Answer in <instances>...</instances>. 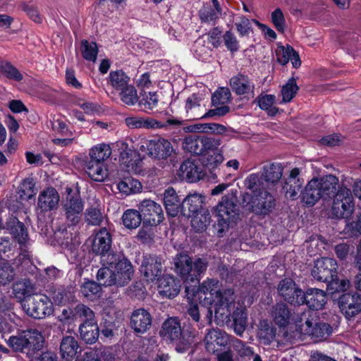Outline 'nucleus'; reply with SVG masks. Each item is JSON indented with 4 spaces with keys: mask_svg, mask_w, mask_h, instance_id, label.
<instances>
[{
    "mask_svg": "<svg viewBox=\"0 0 361 361\" xmlns=\"http://www.w3.org/2000/svg\"><path fill=\"white\" fill-rule=\"evenodd\" d=\"M192 297L197 298L203 306L207 307L206 319L209 324L212 323V308L218 323H224L228 320L231 314V307L235 300L233 289L228 288L222 291L219 281L213 279L204 281Z\"/></svg>",
    "mask_w": 361,
    "mask_h": 361,
    "instance_id": "nucleus-1",
    "label": "nucleus"
},
{
    "mask_svg": "<svg viewBox=\"0 0 361 361\" xmlns=\"http://www.w3.org/2000/svg\"><path fill=\"white\" fill-rule=\"evenodd\" d=\"M338 178L331 174L320 178H314L308 182L301 192V200L309 206H313L320 199L329 200L335 197L338 187Z\"/></svg>",
    "mask_w": 361,
    "mask_h": 361,
    "instance_id": "nucleus-2",
    "label": "nucleus"
},
{
    "mask_svg": "<svg viewBox=\"0 0 361 361\" xmlns=\"http://www.w3.org/2000/svg\"><path fill=\"white\" fill-rule=\"evenodd\" d=\"M312 275L316 280L327 283V290L331 293L344 291L349 286V281L336 280L337 263L335 259L329 257H322L314 262Z\"/></svg>",
    "mask_w": 361,
    "mask_h": 361,
    "instance_id": "nucleus-3",
    "label": "nucleus"
},
{
    "mask_svg": "<svg viewBox=\"0 0 361 361\" xmlns=\"http://www.w3.org/2000/svg\"><path fill=\"white\" fill-rule=\"evenodd\" d=\"M160 336L176 345V350L184 353L189 348L195 337L194 331L182 330L179 321L176 317L167 319L159 331Z\"/></svg>",
    "mask_w": 361,
    "mask_h": 361,
    "instance_id": "nucleus-4",
    "label": "nucleus"
},
{
    "mask_svg": "<svg viewBox=\"0 0 361 361\" xmlns=\"http://www.w3.org/2000/svg\"><path fill=\"white\" fill-rule=\"evenodd\" d=\"M216 217V228L219 236L228 228L232 224H235L239 219L237 204L232 197L226 195L215 207Z\"/></svg>",
    "mask_w": 361,
    "mask_h": 361,
    "instance_id": "nucleus-5",
    "label": "nucleus"
},
{
    "mask_svg": "<svg viewBox=\"0 0 361 361\" xmlns=\"http://www.w3.org/2000/svg\"><path fill=\"white\" fill-rule=\"evenodd\" d=\"M102 263L114 270L117 286H124L131 280L134 270L131 262L121 252H110L102 259Z\"/></svg>",
    "mask_w": 361,
    "mask_h": 361,
    "instance_id": "nucleus-6",
    "label": "nucleus"
},
{
    "mask_svg": "<svg viewBox=\"0 0 361 361\" xmlns=\"http://www.w3.org/2000/svg\"><path fill=\"white\" fill-rule=\"evenodd\" d=\"M302 317L301 320L304 319L305 322L296 324V329L300 334L309 336L316 342L325 340L331 335L333 329L329 324L319 321L312 314L303 313Z\"/></svg>",
    "mask_w": 361,
    "mask_h": 361,
    "instance_id": "nucleus-7",
    "label": "nucleus"
},
{
    "mask_svg": "<svg viewBox=\"0 0 361 361\" xmlns=\"http://www.w3.org/2000/svg\"><path fill=\"white\" fill-rule=\"evenodd\" d=\"M22 307L30 317L41 319L53 313V303L45 295H29L22 302Z\"/></svg>",
    "mask_w": 361,
    "mask_h": 361,
    "instance_id": "nucleus-8",
    "label": "nucleus"
},
{
    "mask_svg": "<svg viewBox=\"0 0 361 361\" xmlns=\"http://www.w3.org/2000/svg\"><path fill=\"white\" fill-rule=\"evenodd\" d=\"M8 345L18 352L26 351V353L41 350L44 345V338L41 332L36 329H30L22 335L11 336L8 341Z\"/></svg>",
    "mask_w": 361,
    "mask_h": 361,
    "instance_id": "nucleus-9",
    "label": "nucleus"
},
{
    "mask_svg": "<svg viewBox=\"0 0 361 361\" xmlns=\"http://www.w3.org/2000/svg\"><path fill=\"white\" fill-rule=\"evenodd\" d=\"M243 204L255 214L265 216L274 208L275 199L267 191L253 195L245 193L243 195Z\"/></svg>",
    "mask_w": 361,
    "mask_h": 361,
    "instance_id": "nucleus-10",
    "label": "nucleus"
},
{
    "mask_svg": "<svg viewBox=\"0 0 361 361\" xmlns=\"http://www.w3.org/2000/svg\"><path fill=\"white\" fill-rule=\"evenodd\" d=\"M355 200L350 189L341 186L336 192L331 206V215L348 219L355 212Z\"/></svg>",
    "mask_w": 361,
    "mask_h": 361,
    "instance_id": "nucleus-11",
    "label": "nucleus"
},
{
    "mask_svg": "<svg viewBox=\"0 0 361 361\" xmlns=\"http://www.w3.org/2000/svg\"><path fill=\"white\" fill-rule=\"evenodd\" d=\"M115 146L119 154V160L129 173L141 175L144 173L142 159L140 154L131 149L124 141H118Z\"/></svg>",
    "mask_w": 361,
    "mask_h": 361,
    "instance_id": "nucleus-12",
    "label": "nucleus"
},
{
    "mask_svg": "<svg viewBox=\"0 0 361 361\" xmlns=\"http://www.w3.org/2000/svg\"><path fill=\"white\" fill-rule=\"evenodd\" d=\"M139 149L149 157L157 159H166L173 151L171 143L164 138L142 140Z\"/></svg>",
    "mask_w": 361,
    "mask_h": 361,
    "instance_id": "nucleus-13",
    "label": "nucleus"
},
{
    "mask_svg": "<svg viewBox=\"0 0 361 361\" xmlns=\"http://www.w3.org/2000/svg\"><path fill=\"white\" fill-rule=\"evenodd\" d=\"M139 211L145 224L154 226L159 224L164 219V213L160 204L151 200H142L139 206Z\"/></svg>",
    "mask_w": 361,
    "mask_h": 361,
    "instance_id": "nucleus-14",
    "label": "nucleus"
},
{
    "mask_svg": "<svg viewBox=\"0 0 361 361\" xmlns=\"http://www.w3.org/2000/svg\"><path fill=\"white\" fill-rule=\"evenodd\" d=\"M68 196L63 204V209L65 212L66 219L71 225L78 224L81 219L84 204L78 195H71V188H67Z\"/></svg>",
    "mask_w": 361,
    "mask_h": 361,
    "instance_id": "nucleus-15",
    "label": "nucleus"
},
{
    "mask_svg": "<svg viewBox=\"0 0 361 361\" xmlns=\"http://www.w3.org/2000/svg\"><path fill=\"white\" fill-rule=\"evenodd\" d=\"M230 336L219 328H212L205 334L204 343L207 352L217 353L222 347L230 343Z\"/></svg>",
    "mask_w": 361,
    "mask_h": 361,
    "instance_id": "nucleus-16",
    "label": "nucleus"
},
{
    "mask_svg": "<svg viewBox=\"0 0 361 361\" xmlns=\"http://www.w3.org/2000/svg\"><path fill=\"white\" fill-rule=\"evenodd\" d=\"M161 259L156 255H145L143 257L140 271L148 282L159 281L162 274Z\"/></svg>",
    "mask_w": 361,
    "mask_h": 361,
    "instance_id": "nucleus-17",
    "label": "nucleus"
},
{
    "mask_svg": "<svg viewBox=\"0 0 361 361\" xmlns=\"http://www.w3.org/2000/svg\"><path fill=\"white\" fill-rule=\"evenodd\" d=\"M278 291L283 299L290 304L302 305V290L297 288L291 279H285L280 281Z\"/></svg>",
    "mask_w": 361,
    "mask_h": 361,
    "instance_id": "nucleus-18",
    "label": "nucleus"
},
{
    "mask_svg": "<svg viewBox=\"0 0 361 361\" xmlns=\"http://www.w3.org/2000/svg\"><path fill=\"white\" fill-rule=\"evenodd\" d=\"M341 312L348 319L361 312V296L357 293H345L338 300Z\"/></svg>",
    "mask_w": 361,
    "mask_h": 361,
    "instance_id": "nucleus-19",
    "label": "nucleus"
},
{
    "mask_svg": "<svg viewBox=\"0 0 361 361\" xmlns=\"http://www.w3.org/2000/svg\"><path fill=\"white\" fill-rule=\"evenodd\" d=\"M60 200L59 194L52 187L47 188L39 194L37 199V209L42 212H47L58 208Z\"/></svg>",
    "mask_w": 361,
    "mask_h": 361,
    "instance_id": "nucleus-20",
    "label": "nucleus"
},
{
    "mask_svg": "<svg viewBox=\"0 0 361 361\" xmlns=\"http://www.w3.org/2000/svg\"><path fill=\"white\" fill-rule=\"evenodd\" d=\"M112 238L109 231L106 228H100L95 233L92 250L96 255H101V259L106 256L111 247Z\"/></svg>",
    "mask_w": 361,
    "mask_h": 361,
    "instance_id": "nucleus-21",
    "label": "nucleus"
},
{
    "mask_svg": "<svg viewBox=\"0 0 361 361\" xmlns=\"http://www.w3.org/2000/svg\"><path fill=\"white\" fill-rule=\"evenodd\" d=\"M232 90L238 95H244L247 98H253L255 96V85L246 75L239 74L230 80Z\"/></svg>",
    "mask_w": 361,
    "mask_h": 361,
    "instance_id": "nucleus-22",
    "label": "nucleus"
},
{
    "mask_svg": "<svg viewBox=\"0 0 361 361\" xmlns=\"http://www.w3.org/2000/svg\"><path fill=\"white\" fill-rule=\"evenodd\" d=\"M130 325L136 333L144 334L152 325V317L148 311L140 308L135 310L130 317Z\"/></svg>",
    "mask_w": 361,
    "mask_h": 361,
    "instance_id": "nucleus-23",
    "label": "nucleus"
},
{
    "mask_svg": "<svg viewBox=\"0 0 361 361\" xmlns=\"http://www.w3.org/2000/svg\"><path fill=\"white\" fill-rule=\"evenodd\" d=\"M229 317L233 319L235 332L238 335L241 336L247 325V317L245 306L239 302L236 304L234 300L233 305L231 307V314ZM229 319L230 318L224 322H227Z\"/></svg>",
    "mask_w": 361,
    "mask_h": 361,
    "instance_id": "nucleus-24",
    "label": "nucleus"
},
{
    "mask_svg": "<svg viewBox=\"0 0 361 361\" xmlns=\"http://www.w3.org/2000/svg\"><path fill=\"white\" fill-rule=\"evenodd\" d=\"M299 174L300 169L294 168L290 171L289 176L286 179L283 190L287 198L291 200L297 198L298 192L304 183L303 180L299 178Z\"/></svg>",
    "mask_w": 361,
    "mask_h": 361,
    "instance_id": "nucleus-25",
    "label": "nucleus"
},
{
    "mask_svg": "<svg viewBox=\"0 0 361 361\" xmlns=\"http://www.w3.org/2000/svg\"><path fill=\"white\" fill-rule=\"evenodd\" d=\"M178 175L181 180L194 183L202 178V170L201 166L188 159L181 164L178 171Z\"/></svg>",
    "mask_w": 361,
    "mask_h": 361,
    "instance_id": "nucleus-26",
    "label": "nucleus"
},
{
    "mask_svg": "<svg viewBox=\"0 0 361 361\" xmlns=\"http://www.w3.org/2000/svg\"><path fill=\"white\" fill-rule=\"evenodd\" d=\"M302 305L306 304L310 309L321 310L326 302V295L324 290L318 288H309L302 296Z\"/></svg>",
    "mask_w": 361,
    "mask_h": 361,
    "instance_id": "nucleus-27",
    "label": "nucleus"
},
{
    "mask_svg": "<svg viewBox=\"0 0 361 361\" xmlns=\"http://www.w3.org/2000/svg\"><path fill=\"white\" fill-rule=\"evenodd\" d=\"M180 288V281L172 276H163L159 280V293L164 297L172 298L177 296Z\"/></svg>",
    "mask_w": 361,
    "mask_h": 361,
    "instance_id": "nucleus-28",
    "label": "nucleus"
},
{
    "mask_svg": "<svg viewBox=\"0 0 361 361\" xmlns=\"http://www.w3.org/2000/svg\"><path fill=\"white\" fill-rule=\"evenodd\" d=\"M202 97L198 94H192L187 98L185 109L189 119H200L202 114L206 110L204 105L202 104Z\"/></svg>",
    "mask_w": 361,
    "mask_h": 361,
    "instance_id": "nucleus-29",
    "label": "nucleus"
},
{
    "mask_svg": "<svg viewBox=\"0 0 361 361\" xmlns=\"http://www.w3.org/2000/svg\"><path fill=\"white\" fill-rule=\"evenodd\" d=\"M174 269L177 274L185 279L190 278V274L192 271V262L188 255L178 254L173 259Z\"/></svg>",
    "mask_w": 361,
    "mask_h": 361,
    "instance_id": "nucleus-30",
    "label": "nucleus"
},
{
    "mask_svg": "<svg viewBox=\"0 0 361 361\" xmlns=\"http://www.w3.org/2000/svg\"><path fill=\"white\" fill-rule=\"evenodd\" d=\"M202 197L198 194L188 195L183 201L180 208L181 214L190 218L201 209Z\"/></svg>",
    "mask_w": 361,
    "mask_h": 361,
    "instance_id": "nucleus-31",
    "label": "nucleus"
},
{
    "mask_svg": "<svg viewBox=\"0 0 361 361\" xmlns=\"http://www.w3.org/2000/svg\"><path fill=\"white\" fill-rule=\"evenodd\" d=\"M88 176L95 181H103L107 177L105 163L89 159L85 167Z\"/></svg>",
    "mask_w": 361,
    "mask_h": 361,
    "instance_id": "nucleus-32",
    "label": "nucleus"
},
{
    "mask_svg": "<svg viewBox=\"0 0 361 361\" xmlns=\"http://www.w3.org/2000/svg\"><path fill=\"white\" fill-rule=\"evenodd\" d=\"M78 348V342L73 336L63 337L60 345V352L63 361H73Z\"/></svg>",
    "mask_w": 361,
    "mask_h": 361,
    "instance_id": "nucleus-33",
    "label": "nucleus"
},
{
    "mask_svg": "<svg viewBox=\"0 0 361 361\" xmlns=\"http://www.w3.org/2000/svg\"><path fill=\"white\" fill-rule=\"evenodd\" d=\"M125 124L130 129L159 128L162 126L160 122L149 118L141 116H128L124 120Z\"/></svg>",
    "mask_w": 361,
    "mask_h": 361,
    "instance_id": "nucleus-34",
    "label": "nucleus"
},
{
    "mask_svg": "<svg viewBox=\"0 0 361 361\" xmlns=\"http://www.w3.org/2000/svg\"><path fill=\"white\" fill-rule=\"evenodd\" d=\"M164 202L167 214L176 216L180 211V200L173 188H167L164 193Z\"/></svg>",
    "mask_w": 361,
    "mask_h": 361,
    "instance_id": "nucleus-35",
    "label": "nucleus"
},
{
    "mask_svg": "<svg viewBox=\"0 0 361 361\" xmlns=\"http://www.w3.org/2000/svg\"><path fill=\"white\" fill-rule=\"evenodd\" d=\"M261 174L264 182L274 184L281 178L283 167L279 163L269 164L262 167Z\"/></svg>",
    "mask_w": 361,
    "mask_h": 361,
    "instance_id": "nucleus-36",
    "label": "nucleus"
},
{
    "mask_svg": "<svg viewBox=\"0 0 361 361\" xmlns=\"http://www.w3.org/2000/svg\"><path fill=\"white\" fill-rule=\"evenodd\" d=\"M82 339L87 343H94L97 341L99 331L97 324L94 322H83L79 327Z\"/></svg>",
    "mask_w": 361,
    "mask_h": 361,
    "instance_id": "nucleus-37",
    "label": "nucleus"
},
{
    "mask_svg": "<svg viewBox=\"0 0 361 361\" xmlns=\"http://www.w3.org/2000/svg\"><path fill=\"white\" fill-rule=\"evenodd\" d=\"M271 316L276 325L283 327L288 324L290 312L286 304L277 303L273 307Z\"/></svg>",
    "mask_w": 361,
    "mask_h": 361,
    "instance_id": "nucleus-38",
    "label": "nucleus"
},
{
    "mask_svg": "<svg viewBox=\"0 0 361 361\" xmlns=\"http://www.w3.org/2000/svg\"><path fill=\"white\" fill-rule=\"evenodd\" d=\"M130 77L122 70L111 71L108 76V83L116 91H120L130 84Z\"/></svg>",
    "mask_w": 361,
    "mask_h": 361,
    "instance_id": "nucleus-39",
    "label": "nucleus"
},
{
    "mask_svg": "<svg viewBox=\"0 0 361 361\" xmlns=\"http://www.w3.org/2000/svg\"><path fill=\"white\" fill-rule=\"evenodd\" d=\"M11 223L13 226L11 231L13 238L18 243L21 249L26 247L29 243V238L23 224L17 219H13Z\"/></svg>",
    "mask_w": 361,
    "mask_h": 361,
    "instance_id": "nucleus-40",
    "label": "nucleus"
},
{
    "mask_svg": "<svg viewBox=\"0 0 361 361\" xmlns=\"http://www.w3.org/2000/svg\"><path fill=\"white\" fill-rule=\"evenodd\" d=\"M191 218V226L196 231L205 230L211 221V215L207 209L201 208Z\"/></svg>",
    "mask_w": 361,
    "mask_h": 361,
    "instance_id": "nucleus-41",
    "label": "nucleus"
},
{
    "mask_svg": "<svg viewBox=\"0 0 361 361\" xmlns=\"http://www.w3.org/2000/svg\"><path fill=\"white\" fill-rule=\"evenodd\" d=\"M117 189L120 193L130 195L140 192L142 189V185L139 180L128 177L118 183Z\"/></svg>",
    "mask_w": 361,
    "mask_h": 361,
    "instance_id": "nucleus-42",
    "label": "nucleus"
},
{
    "mask_svg": "<svg viewBox=\"0 0 361 361\" xmlns=\"http://www.w3.org/2000/svg\"><path fill=\"white\" fill-rule=\"evenodd\" d=\"M111 152L112 150L109 145L99 143L90 149L89 158L90 160L104 163L110 157Z\"/></svg>",
    "mask_w": 361,
    "mask_h": 361,
    "instance_id": "nucleus-43",
    "label": "nucleus"
},
{
    "mask_svg": "<svg viewBox=\"0 0 361 361\" xmlns=\"http://www.w3.org/2000/svg\"><path fill=\"white\" fill-rule=\"evenodd\" d=\"M102 267L100 268L97 273V279L100 285L105 286H117L116 276L114 270L110 266L105 265L102 263Z\"/></svg>",
    "mask_w": 361,
    "mask_h": 361,
    "instance_id": "nucleus-44",
    "label": "nucleus"
},
{
    "mask_svg": "<svg viewBox=\"0 0 361 361\" xmlns=\"http://www.w3.org/2000/svg\"><path fill=\"white\" fill-rule=\"evenodd\" d=\"M257 335L261 342L269 345L275 338L276 329L267 321L263 320L259 323Z\"/></svg>",
    "mask_w": 361,
    "mask_h": 361,
    "instance_id": "nucleus-45",
    "label": "nucleus"
},
{
    "mask_svg": "<svg viewBox=\"0 0 361 361\" xmlns=\"http://www.w3.org/2000/svg\"><path fill=\"white\" fill-rule=\"evenodd\" d=\"M182 145L185 151L195 155H200L202 152V136H187L184 138Z\"/></svg>",
    "mask_w": 361,
    "mask_h": 361,
    "instance_id": "nucleus-46",
    "label": "nucleus"
},
{
    "mask_svg": "<svg viewBox=\"0 0 361 361\" xmlns=\"http://www.w3.org/2000/svg\"><path fill=\"white\" fill-rule=\"evenodd\" d=\"M123 225L130 229L137 228L142 221L140 211L135 209L126 210L122 216Z\"/></svg>",
    "mask_w": 361,
    "mask_h": 361,
    "instance_id": "nucleus-47",
    "label": "nucleus"
},
{
    "mask_svg": "<svg viewBox=\"0 0 361 361\" xmlns=\"http://www.w3.org/2000/svg\"><path fill=\"white\" fill-rule=\"evenodd\" d=\"M118 92L121 102L126 105L134 106L135 104L138 103L139 97L137 92L133 85L129 84Z\"/></svg>",
    "mask_w": 361,
    "mask_h": 361,
    "instance_id": "nucleus-48",
    "label": "nucleus"
},
{
    "mask_svg": "<svg viewBox=\"0 0 361 361\" xmlns=\"http://www.w3.org/2000/svg\"><path fill=\"white\" fill-rule=\"evenodd\" d=\"M264 181L262 174L252 173L245 179V186L247 189L251 190L253 194H257L259 192L264 191Z\"/></svg>",
    "mask_w": 361,
    "mask_h": 361,
    "instance_id": "nucleus-49",
    "label": "nucleus"
},
{
    "mask_svg": "<svg viewBox=\"0 0 361 361\" xmlns=\"http://www.w3.org/2000/svg\"><path fill=\"white\" fill-rule=\"evenodd\" d=\"M22 200H28L36 194L35 183L32 178H27L23 180L18 191Z\"/></svg>",
    "mask_w": 361,
    "mask_h": 361,
    "instance_id": "nucleus-50",
    "label": "nucleus"
},
{
    "mask_svg": "<svg viewBox=\"0 0 361 361\" xmlns=\"http://www.w3.org/2000/svg\"><path fill=\"white\" fill-rule=\"evenodd\" d=\"M80 51L82 57L89 61L94 62L98 54L97 45L94 42L84 39L81 42Z\"/></svg>",
    "mask_w": 361,
    "mask_h": 361,
    "instance_id": "nucleus-51",
    "label": "nucleus"
},
{
    "mask_svg": "<svg viewBox=\"0 0 361 361\" xmlns=\"http://www.w3.org/2000/svg\"><path fill=\"white\" fill-rule=\"evenodd\" d=\"M221 140L212 137L202 136V152L200 155L205 156L220 149Z\"/></svg>",
    "mask_w": 361,
    "mask_h": 361,
    "instance_id": "nucleus-52",
    "label": "nucleus"
},
{
    "mask_svg": "<svg viewBox=\"0 0 361 361\" xmlns=\"http://www.w3.org/2000/svg\"><path fill=\"white\" fill-rule=\"evenodd\" d=\"M159 102V96L155 92H145L138 101V104L145 112L151 111L157 107Z\"/></svg>",
    "mask_w": 361,
    "mask_h": 361,
    "instance_id": "nucleus-53",
    "label": "nucleus"
},
{
    "mask_svg": "<svg viewBox=\"0 0 361 361\" xmlns=\"http://www.w3.org/2000/svg\"><path fill=\"white\" fill-rule=\"evenodd\" d=\"M224 157L223 152L220 149L202 157L203 164L209 169H214L221 164Z\"/></svg>",
    "mask_w": 361,
    "mask_h": 361,
    "instance_id": "nucleus-54",
    "label": "nucleus"
},
{
    "mask_svg": "<svg viewBox=\"0 0 361 361\" xmlns=\"http://www.w3.org/2000/svg\"><path fill=\"white\" fill-rule=\"evenodd\" d=\"M206 41L203 38H199L194 44L195 56L201 61H207L211 56L212 47L205 46Z\"/></svg>",
    "mask_w": 361,
    "mask_h": 361,
    "instance_id": "nucleus-55",
    "label": "nucleus"
},
{
    "mask_svg": "<svg viewBox=\"0 0 361 361\" xmlns=\"http://www.w3.org/2000/svg\"><path fill=\"white\" fill-rule=\"evenodd\" d=\"M104 215L97 207H90L85 212V220L92 226L100 225L104 219Z\"/></svg>",
    "mask_w": 361,
    "mask_h": 361,
    "instance_id": "nucleus-56",
    "label": "nucleus"
},
{
    "mask_svg": "<svg viewBox=\"0 0 361 361\" xmlns=\"http://www.w3.org/2000/svg\"><path fill=\"white\" fill-rule=\"evenodd\" d=\"M298 87L296 84L295 78H291L288 80L286 84L283 86L281 90V94L283 102H289L295 97Z\"/></svg>",
    "mask_w": 361,
    "mask_h": 361,
    "instance_id": "nucleus-57",
    "label": "nucleus"
},
{
    "mask_svg": "<svg viewBox=\"0 0 361 361\" xmlns=\"http://www.w3.org/2000/svg\"><path fill=\"white\" fill-rule=\"evenodd\" d=\"M235 25L240 37L248 36L252 32V21L245 16L238 17Z\"/></svg>",
    "mask_w": 361,
    "mask_h": 361,
    "instance_id": "nucleus-58",
    "label": "nucleus"
},
{
    "mask_svg": "<svg viewBox=\"0 0 361 361\" xmlns=\"http://www.w3.org/2000/svg\"><path fill=\"white\" fill-rule=\"evenodd\" d=\"M80 291L85 297L92 299L100 293V283L98 284L93 281H87L81 286Z\"/></svg>",
    "mask_w": 361,
    "mask_h": 361,
    "instance_id": "nucleus-59",
    "label": "nucleus"
},
{
    "mask_svg": "<svg viewBox=\"0 0 361 361\" xmlns=\"http://www.w3.org/2000/svg\"><path fill=\"white\" fill-rule=\"evenodd\" d=\"M32 290V287L29 280H21L13 284V293L17 298H20L26 295H30Z\"/></svg>",
    "mask_w": 361,
    "mask_h": 361,
    "instance_id": "nucleus-60",
    "label": "nucleus"
},
{
    "mask_svg": "<svg viewBox=\"0 0 361 361\" xmlns=\"http://www.w3.org/2000/svg\"><path fill=\"white\" fill-rule=\"evenodd\" d=\"M14 277L13 267L6 262H0V284L6 285L11 282Z\"/></svg>",
    "mask_w": 361,
    "mask_h": 361,
    "instance_id": "nucleus-61",
    "label": "nucleus"
},
{
    "mask_svg": "<svg viewBox=\"0 0 361 361\" xmlns=\"http://www.w3.org/2000/svg\"><path fill=\"white\" fill-rule=\"evenodd\" d=\"M0 71L9 79L16 81H20L23 79V75L19 71L9 63L1 62L0 63Z\"/></svg>",
    "mask_w": 361,
    "mask_h": 361,
    "instance_id": "nucleus-62",
    "label": "nucleus"
},
{
    "mask_svg": "<svg viewBox=\"0 0 361 361\" xmlns=\"http://www.w3.org/2000/svg\"><path fill=\"white\" fill-rule=\"evenodd\" d=\"M71 298V292L62 287L54 290L52 293L53 301L56 305H64L69 302Z\"/></svg>",
    "mask_w": 361,
    "mask_h": 361,
    "instance_id": "nucleus-63",
    "label": "nucleus"
},
{
    "mask_svg": "<svg viewBox=\"0 0 361 361\" xmlns=\"http://www.w3.org/2000/svg\"><path fill=\"white\" fill-rule=\"evenodd\" d=\"M41 350L27 353V356L32 361H57L56 355L51 352H40Z\"/></svg>",
    "mask_w": 361,
    "mask_h": 361,
    "instance_id": "nucleus-64",
    "label": "nucleus"
}]
</instances>
